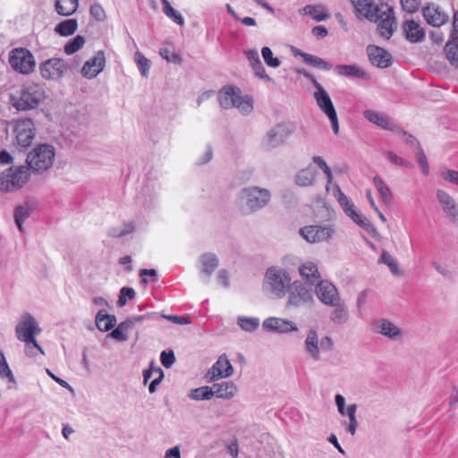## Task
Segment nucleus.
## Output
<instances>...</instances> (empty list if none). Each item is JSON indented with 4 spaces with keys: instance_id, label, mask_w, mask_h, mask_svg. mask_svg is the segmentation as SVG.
Returning <instances> with one entry per match:
<instances>
[{
    "instance_id": "53",
    "label": "nucleus",
    "mask_w": 458,
    "mask_h": 458,
    "mask_svg": "<svg viewBox=\"0 0 458 458\" xmlns=\"http://www.w3.org/2000/svg\"><path fill=\"white\" fill-rule=\"evenodd\" d=\"M159 55L168 63L179 64L182 61V56L178 53L171 52L168 48H161L159 51Z\"/></svg>"
},
{
    "instance_id": "23",
    "label": "nucleus",
    "mask_w": 458,
    "mask_h": 458,
    "mask_svg": "<svg viewBox=\"0 0 458 458\" xmlns=\"http://www.w3.org/2000/svg\"><path fill=\"white\" fill-rule=\"evenodd\" d=\"M405 39L410 43H420L425 38V30L414 20H405L402 24Z\"/></svg>"
},
{
    "instance_id": "42",
    "label": "nucleus",
    "mask_w": 458,
    "mask_h": 458,
    "mask_svg": "<svg viewBox=\"0 0 458 458\" xmlns=\"http://www.w3.org/2000/svg\"><path fill=\"white\" fill-rule=\"evenodd\" d=\"M188 397L194 401H208L213 397V394L209 386H204L191 389Z\"/></svg>"
},
{
    "instance_id": "43",
    "label": "nucleus",
    "mask_w": 458,
    "mask_h": 458,
    "mask_svg": "<svg viewBox=\"0 0 458 458\" xmlns=\"http://www.w3.org/2000/svg\"><path fill=\"white\" fill-rule=\"evenodd\" d=\"M259 318L240 316L237 318L238 326L246 332H254L259 327Z\"/></svg>"
},
{
    "instance_id": "17",
    "label": "nucleus",
    "mask_w": 458,
    "mask_h": 458,
    "mask_svg": "<svg viewBox=\"0 0 458 458\" xmlns=\"http://www.w3.org/2000/svg\"><path fill=\"white\" fill-rule=\"evenodd\" d=\"M377 21H378V33L382 38L389 39L393 36L395 25V17L393 8L388 5L382 6Z\"/></svg>"
},
{
    "instance_id": "27",
    "label": "nucleus",
    "mask_w": 458,
    "mask_h": 458,
    "mask_svg": "<svg viewBox=\"0 0 458 458\" xmlns=\"http://www.w3.org/2000/svg\"><path fill=\"white\" fill-rule=\"evenodd\" d=\"M437 199L445 212V214L452 220L458 216V205L454 199L443 190L437 191Z\"/></svg>"
},
{
    "instance_id": "28",
    "label": "nucleus",
    "mask_w": 458,
    "mask_h": 458,
    "mask_svg": "<svg viewBox=\"0 0 458 458\" xmlns=\"http://www.w3.org/2000/svg\"><path fill=\"white\" fill-rule=\"evenodd\" d=\"M328 306L333 308L329 314V319L332 323L335 325H344L348 322L350 318L349 310L342 299H339L335 301L334 304H330Z\"/></svg>"
},
{
    "instance_id": "2",
    "label": "nucleus",
    "mask_w": 458,
    "mask_h": 458,
    "mask_svg": "<svg viewBox=\"0 0 458 458\" xmlns=\"http://www.w3.org/2000/svg\"><path fill=\"white\" fill-rule=\"evenodd\" d=\"M291 283V276L285 269L270 267L267 269L264 276L263 290L272 296L281 299L287 293Z\"/></svg>"
},
{
    "instance_id": "14",
    "label": "nucleus",
    "mask_w": 458,
    "mask_h": 458,
    "mask_svg": "<svg viewBox=\"0 0 458 458\" xmlns=\"http://www.w3.org/2000/svg\"><path fill=\"white\" fill-rule=\"evenodd\" d=\"M15 332L18 340L29 343L36 340L35 337L41 332V328L38 327L34 318L30 314L26 313L16 326Z\"/></svg>"
},
{
    "instance_id": "48",
    "label": "nucleus",
    "mask_w": 458,
    "mask_h": 458,
    "mask_svg": "<svg viewBox=\"0 0 458 458\" xmlns=\"http://www.w3.org/2000/svg\"><path fill=\"white\" fill-rule=\"evenodd\" d=\"M30 208L26 206H18L15 208L14 212V219L15 223L21 232L23 231L22 225L24 221L30 216Z\"/></svg>"
},
{
    "instance_id": "63",
    "label": "nucleus",
    "mask_w": 458,
    "mask_h": 458,
    "mask_svg": "<svg viewBox=\"0 0 458 458\" xmlns=\"http://www.w3.org/2000/svg\"><path fill=\"white\" fill-rule=\"evenodd\" d=\"M217 281L222 286H224L225 288H228L230 286V277H229V273L227 272V270L221 269L218 272Z\"/></svg>"
},
{
    "instance_id": "49",
    "label": "nucleus",
    "mask_w": 458,
    "mask_h": 458,
    "mask_svg": "<svg viewBox=\"0 0 458 458\" xmlns=\"http://www.w3.org/2000/svg\"><path fill=\"white\" fill-rule=\"evenodd\" d=\"M0 377L6 378L9 382H14L13 374L6 361L4 353L0 350Z\"/></svg>"
},
{
    "instance_id": "6",
    "label": "nucleus",
    "mask_w": 458,
    "mask_h": 458,
    "mask_svg": "<svg viewBox=\"0 0 458 458\" xmlns=\"http://www.w3.org/2000/svg\"><path fill=\"white\" fill-rule=\"evenodd\" d=\"M30 172L23 165L11 166L0 174V191L10 192L21 189L30 180Z\"/></svg>"
},
{
    "instance_id": "30",
    "label": "nucleus",
    "mask_w": 458,
    "mask_h": 458,
    "mask_svg": "<svg viewBox=\"0 0 458 458\" xmlns=\"http://www.w3.org/2000/svg\"><path fill=\"white\" fill-rule=\"evenodd\" d=\"M213 397L229 400L233 398L237 393V386L232 381H225L221 383H214L210 386Z\"/></svg>"
},
{
    "instance_id": "8",
    "label": "nucleus",
    "mask_w": 458,
    "mask_h": 458,
    "mask_svg": "<svg viewBox=\"0 0 458 458\" xmlns=\"http://www.w3.org/2000/svg\"><path fill=\"white\" fill-rule=\"evenodd\" d=\"M333 348L334 342L330 336H323L319 339L316 329H309L304 341V351L313 360H320L321 353L331 352Z\"/></svg>"
},
{
    "instance_id": "18",
    "label": "nucleus",
    "mask_w": 458,
    "mask_h": 458,
    "mask_svg": "<svg viewBox=\"0 0 458 458\" xmlns=\"http://www.w3.org/2000/svg\"><path fill=\"white\" fill-rule=\"evenodd\" d=\"M421 13L426 22L432 27H441L449 19L448 14L437 4L429 3L421 9Z\"/></svg>"
},
{
    "instance_id": "55",
    "label": "nucleus",
    "mask_w": 458,
    "mask_h": 458,
    "mask_svg": "<svg viewBox=\"0 0 458 458\" xmlns=\"http://www.w3.org/2000/svg\"><path fill=\"white\" fill-rule=\"evenodd\" d=\"M38 352L44 354L42 347L38 344L37 340L33 342L25 343V353L29 357L37 356Z\"/></svg>"
},
{
    "instance_id": "1",
    "label": "nucleus",
    "mask_w": 458,
    "mask_h": 458,
    "mask_svg": "<svg viewBox=\"0 0 458 458\" xmlns=\"http://www.w3.org/2000/svg\"><path fill=\"white\" fill-rule=\"evenodd\" d=\"M46 98L43 86L34 81L22 85L20 96L12 98V104L18 111H29L36 108Z\"/></svg>"
},
{
    "instance_id": "52",
    "label": "nucleus",
    "mask_w": 458,
    "mask_h": 458,
    "mask_svg": "<svg viewBox=\"0 0 458 458\" xmlns=\"http://www.w3.org/2000/svg\"><path fill=\"white\" fill-rule=\"evenodd\" d=\"M163 12L168 18H170L176 24H178V25L184 24L183 17L178 11H176L175 9L173 8V6L170 4V3L163 7Z\"/></svg>"
},
{
    "instance_id": "21",
    "label": "nucleus",
    "mask_w": 458,
    "mask_h": 458,
    "mask_svg": "<svg viewBox=\"0 0 458 458\" xmlns=\"http://www.w3.org/2000/svg\"><path fill=\"white\" fill-rule=\"evenodd\" d=\"M364 117L372 123L379 126L382 129L400 132L403 135H406V131L400 128L399 125L390 121L389 117L380 112L375 110H366L363 113Z\"/></svg>"
},
{
    "instance_id": "29",
    "label": "nucleus",
    "mask_w": 458,
    "mask_h": 458,
    "mask_svg": "<svg viewBox=\"0 0 458 458\" xmlns=\"http://www.w3.org/2000/svg\"><path fill=\"white\" fill-rule=\"evenodd\" d=\"M106 64V53L103 50H98L92 57L88 59V79L96 78L104 71Z\"/></svg>"
},
{
    "instance_id": "57",
    "label": "nucleus",
    "mask_w": 458,
    "mask_h": 458,
    "mask_svg": "<svg viewBox=\"0 0 458 458\" xmlns=\"http://www.w3.org/2000/svg\"><path fill=\"white\" fill-rule=\"evenodd\" d=\"M402 8L410 13H413L419 10L420 0H400Z\"/></svg>"
},
{
    "instance_id": "25",
    "label": "nucleus",
    "mask_w": 458,
    "mask_h": 458,
    "mask_svg": "<svg viewBox=\"0 0 458 458\" xmlns=\"http://www.w3.org/2000/svg\"><path fill=\"white\" fill-rule=\"evenodd\" d=\"M357 15L363 16L369 21H377L381 8L375 5L371 0H351Z\"/></svg>"
},
{
    "instance_id": "51",
    "label": "nucleus",
    "mask_w": 458,
    "mask_h": 458,
    "mask_svg": "<svg viewBox=\"0 0 458 458\" xmlns=\"http://www.w3.org/2000/svg\"><path fill=\"white\" fill-rule=\"evenodd\" d=\"M261 55L267 66L272 68H277L280 66V60L277 57L273 56L272 50L268 47H262Z\"/></svg>"
},
{
    "instance_id": "54",
    "label": "nucleus",
    "mask_w": 458,
    "mask_h": 458,
    "mask_svg": "<svg viewBox=\"0 0 458 458\" xmlns=\"http://www.w3.org/2000/svg\"><path fill=\"white\" fill-rule=\"evenodd\" d=\"M135 297V291L131 287H123L120 290V295L118 299V305L120 307L124 306L127 303V300H132Z\"/></svg>"
},
{
    "instance_id": "3",
    "label": "nucleus",
    "mask_w": 458,
    "mask_h": 458,
    "mask_svg": "<svg viewBox=\"0 0 458 458\" xmlns=\"http://www.w3.org/2000/svg\"><path fill=\"white\" fill-rule=\"evenodd\" d=\"M218 101L223 108L235 107L244 114H250L253 109L252 98L242 96L241 89L232 85L225 86L219 90Z\"/></svg>"
},
{
    "instance_id": "19",
    "label": "nucleus",
    "mask_w": 458,
    "mask_h": 458,
    "mask_svg": "<svg viewBox=\"0 0 458 458\" xmlns=\"http://www.w3.org/2000/svg\"><path fill=\"white\" fill-rule=\"evenodd\" d=\"M315 293L318 299L327 306L341 299L335 285L327 280L318 281L315 286Z\"/></svg>"
},
{
    "instance_id": "44",
    "label": "nucleus",
    "mask_w": 458,
    "mask_h": 458,
    "mask_svg": "<svg viewBox=\"0 0 458 458\" xmlns=\"http://www.w3.org/2000/svg\"><path fill=\"white\" fill-rule=\"evenodd\" d=\"M378 263L385 264L388 267L390 271L396 276L401 275V270L398 267L397 262L393 256L386 250H383L378 259Z\"/></svg>"
},
{
    "instance_id": "46",
    "label": "nucleus",
    "mask_w": 458,
    "mask_h": 458,
    "mask_svg": "<svg viewBox=\"0 0 458 458\" xmlns=\"http://www.w3.org/2000/svg\"><path fill=\"white\" fill-rule=\"evenodd\" d=\"M134 61L141 76L147 78L150 69V61L140 51L134 54Z\"/></svg>"
},
{
    "instance_id": "7",
    "label": "nucleus",
    "mask_w": 458,
    "mask_h": 458,
    "mask_svg": "<svg viewBox=\"0 0 458 458\" xmlns=\"http://www.w3.org/2000/svg\"><path fill=\"white\" fill-rule=\"evenodd\" d=\"M8 63L12 69L22 75L31 74L36 69V59L26 47H15L9 52Z\"/></svg>"
},
{
    "instance_id": "59",
    "label": "nucleus",
    "mask_w": 458,
    "mask_h": 458,
    "mask_svg": "<svg viewBox=\"0 0 458 458\" xmlns=\"http://www.w3.org/2000/svg\"><path fill=\"white\" fill-rule=\"evenodd\" d=\"M386 157L389 160V162H391L394 165L406 166V167L411 166V164L410 162L404 160L403 158L397 156L395 153H394L392 151H387L386 153Z\"/></svg>"
},
{
    "instance_id": "26",
    "label": "nucleus",
    "mask_w": 458,
    "mask_h": 458,
    "mask_svg": "<svg viewBox=\"0 0 458 458\" xmlns=\"http://www.w3.org/2000/svg\"><path fill=\"white\" fill-rule=\"evenodd\" d=\"M373 330L391 340H398L402 336V330L386 318L377 319L373 324Z\"/></svg>"
},
{
    "instance_id": "33",
    "label": "nucleus",
    "mask_w": 458,
    "mask_h": 458,
    "mask_svg": "<svg viewBox=\"0 0 458 458\" xmlns=\"http://www.w3.org/2000/svg\"><path fill=\"white\" fill-rule=\"evenodd\" d=\"M316 176V169L312 165H308L296 174L294 182L298 186L310 187L314 184Z\"/></svg>"
},
{
    "instance_id": "9",
    "label": "nucleus",
    "mask_w": 458,
    "mask_h": 458,
    "mask_svg": "<svg viewBox=\"0 0 458 458\" xmlns=\"http://www.w3.org/2000/svg\"><path fill=\"white\" fill-rule=\"evenodd\" d=\"M287 293L288 299L286 306L288 308H301L303 306H310L314 302L311 288L307 286L301 281L296 280L291 283Z\"/></svg>"
},
{
    "instance_id": "24",
    "label": "nucleus",
    "mask_w": 458,
    "mask_h": 458,
    "mask_svg": "<svg viewBox=\"0 0 458 458\" xmlns=\"http://www.w3.org/2000/svg\"><path fill=\"white\" fill-rule=\"evenodd\" d=\"M367 54L370 63L379 68H386L391 65V55L384 48L369 45L367 47Z\"/></svg>"
},
{
    "instance_id": "16",
    "label": "nucleus",
    "mask_w": 458,
    "mask_h": 458,
    "mask_svg": "<svg viewBox=\"0 0 458 458\" xmlns=\"http://www.w3.org/2000/svg\"><path fill=\"white\" fill-rule=\"evenodd\" d=\"M292 134V130L284 124H277L270 129L262 140L266 149H273L283 145Z\"/></svg>"
},
{
    "instance_id": "32",
    "label": "nucleus",
    "mask_w": 458,
    "mask_h": 458,
    "mask_svg": "<svg viewBox=\"0 0 458 458\" xmlns=\"http://www.w3.org/2000/svg\"><path fill=\"white\" fill-rule=\"evenodd\" d=\"M200 270L204 275V280L208 281L218 266V259L214 253H205L199 258Z\"/></svg>"
},
{
    "instance_id": "35",
    "label": "nucleus",
    "mask_w": 458,
    "mask_h": 458,
    "mask_svg": "<svg viewBox=\"0 0 458 458\" xmlns=\"http://www.w3.org/2000/svg\"><path fill=\"white\" fill-rule=\"evenodd\" d=\"M294 55L301 56L307 64L312 65L320 70L329 71L332 68V65L329 63L318 56L301 52V50L294 51Z\"/></svg>"
},
{
    "instance_id": "47",
    "label": "nucleus",
    "mask_w": 458,
    "mask_h": 458,
    "mask_svg": "<svg viewBox=\"0 0 458 458\" xmlns=\"http://www.w3.org/2000/svg\"><path fill=\"white\" fill-rule=\"evenodd\" d=\"M357 404L352 403L347 406L346 415L349 418V426L347 428L348 432L351 435H354L358 427V421L356 419Z\"/></svg>"
},
{
    "instance_id": "13",
    "label": "nucleus",
    "mask_w": 458,
    "mask_h": 458,
    "mask_svg": "<svg viewBox=\"0 0 458 458\" xmlns=\"http://www.w3.org/2000/svg\"><path fill=\"white\" fill-rule=\"evenodd\" d=\"M67 70L68 64L62 58H50L39 64V73L47 81L61 79Z\"/></svg>"
},
{
    "instance_id": "11",
    "label": "nucleus",
    "mask_w": 458,
    "mask_h": 458,
    "mask_svg": "<svg viewBox=\"0 0 458 458\" xmlns=\"http://www.w3.org/2000/svg\"><path fill=\"white\" fill-rule=\"evenodd\" d=\"M337 191V201L344 209L346 216L351 217L357 225L370 232L373 225L361 213L358 212L350 199L341 191L338 185H335Z\"/></svg>"
},
{
    "instance_id": "56",
    "label": "nucleus",
    "mask_w": 458,
    "mask_h": 458,
    "mask_svg": "<svg viewBox=\"0 0 458 458\" xmlns=\"http://www.w3.org/2000/svg\"><path fill=\"white\" fill-rule=\"evenodd\" d=\"M440 175L445 181L458 185V171L451 169H442L440 172Z\"/></svg>"
},
{
    "instance_id": "15",
    "label": "nucleus",
    "mask_w": 458,
    "mask_h": 458,
    "mask_svg": "<svg viewBox=\"0 0 458 458\" xmlns=\"http://www.w3.org/2000/svg\"><path fill=\"white\" fill-rule=\"evenodd\" d=\"M314 98L321 111L328 117L331 123L332 130L335 135L339 132V123L336 111L326 89L314 92Z\"/></svg>"
},
{
    "instance_id": "61",
    "label": "nucleus",
    "mask_w": 458,
    "mask_h": 458,
    "mask_svg": "<svg viewBox=\"0 0 458 458\" xmlns=\"http://www.w3.org/2000/svg\"><path fill=\"white\" fill-rule=\"evenodd\" d=\"M133 225L131 223H126L123 225L122 229H112L110 233L113 237H123L126 234L131 233V232H133Z\"/></svg>"
},
{
    "instance_id": "20",
    "label": "nucleus",
    "mask_w": 458,
    "mask_h": 458,
    "mask_svg": "<svg viewBox=\"0 0 458 458\" xmlns=\"http://www.w3.org/2000/svg\"><path fill=\"white\" fill-rule=\"evenodd\" d=\"M233 373V369L231 362L225 354H222L208 371L206 377L208 382H213L219 378L229 377Z\"/></svg>"
},
{
    "instance_id": "39",
    "label": "nucleus",
    "mask_w": 458,
    "mask_h": 458,
    "mask_svg": "<svg viewBox=\"0 0 458 458\" xmlns=\"http://www.w3.org/2000/svg\"><path fill=\"white\" fill-rule=\"evenodd\" d=\"M77 27L76 20L67 19L58 23L55 28V31L60 36L68 37L76 31Z\"/></svg>"
},
{
    "instance_id": "31",
    "label": "nucleus",
    "mask_w": 458,
    "mask_h": 458,
    "mask_svg": "<svg viewBox=\"0 0 458 458\" xmlns=\"http://www.w3.org/2000/svg\"><path fill=\"white\" fill-rule=\"evenodd\" d=\"M299 273L302 279L310 284H315L321 279L317 264L312 261H306L299 267Z\"/></svg>"
},
{
    "instance_id": "36",
    "label": "nucleus",
    "mask_w": 458,
    "mask_h": 458,
    "mask_svg": "<svg viewBox=\"0 0 458 458\" xmlns=\"http://www.w3.org/2000/svg\"><path fill=\"white\" fill-rule=\"evenodd\" d=\"M132 328L131 322L126 319L118 324L116 327L107 335V337H111L117 342H125L129 339L128 333L131 331Z\"/></svg>"
},
{
    "instance_id": "38",
    "label": "nucleus",
    "mask_w": 458,
    "mask_h": 458,
    "mask_svg": "<svg viewBox=\"0 0 458 458\" xmlns=\"http://www.w3.org/2000/svg\"><path fill=\"white\" fill-rule=\"evenodd\" d=\"M79 6V0H55V8L56 13L62 16H70L76 12Z\"/></svg>"
},
{
    "instance_id": "34",
    "label": "nucleus",
    "mask_w": 458,
    "mask_h": 458,
    "mask_svg": "<svg viewBox=\"0 0 458 458\" xmlns=\"http://www.w3.org/2000/svg\"><path fill=\"white\" fill-rule=\"evenodd\" d=\"M96 327L102 332L111 330L116 324L114 315L106 314L104 310H99L95 318Z\"/></svg>"
},
{
    "instance_id": "10",
    "label": "nucleus",
    "mask_w": 458,
    "mask_h": 458,
    "mask_svg": "<svg viewBox=\"0 0 458 458\" xmlns=\"http://www.w3.org/2000/svg\"><path fill=\"white\" fill-rule=\"evenodd\" d=\"M13 132L17 144L28 148L36 136V125L31 118H21L13 121Z\"/></svg>"
},
{
    "instance_id": "22",
    "label": "nucleus",
    "mask_w": 458,
    "mask_h": 458,
    "mask_svg": "<svg viewBox=\"0 0 458 458\" xmlns=\"http://www.w3.org/2000/svg\"><path fill=\"white\" fill-rule=\"evenodd\" d=\"M263 327L265 330L286 334L298 331L296 324L291 320L270 317L264 320Z\"/></svg>"
},
{
    "instance_id": "58",
    "label": "nucleus",
    "mask_w": 458,
    "mask_h": 458,
    "mask_svg": "<svg viewBox=\"0 0 458 458\" xmlns=\"http://www.w3.org/2000/svg\"><path fill=\"white\" fill-rule=\"evenodd\" d=\"M160 361L165 368H171L175 362V356L173 351H163L160 355Z\"/></svg>"
},
{
    "instance_id": "50",
    "label": "nucleus",
    "mask_w": 458,
    "mask_h": 458,
    "mask_svg": "<svg viewBox=\"0 0 458 458\" xmlns=\"http://www.w3.org/2000/svg\"><path fill=\"white\" fill-rule=\"evenodd\" d=\"M84 43V37L78 35L64 46V53L66 55H72L76 53L79 49H81L83 47Z\"/></svg>"
},
{
    "instance_id": "12",
    "label": "nucleus",
    "mask_w": 458,
    "mask_h": 458,
    "mask_svg": "<svg viewBox=\"0 0 458 458\" xmlns=\"http://www.w3.org/2000/svg\"><path fill=\"white\" fill-rule=\"evenodd\" d=\"M335 229L331 225H312L300 229V234L308 242L317 243L332 238Z\"/></svg>"
},
{
    "instance_id": "60",
    "label": "nucleus",
    "mask_w": 458,
    "mask_h": 458,
    "mask_svg": "<svg viewBox=\"0 0 458 458\" xmlns=\"http://www.w3.org/2000/svg\"><path fill=\"white\" fill-rule=\"evenodd\" d=\"M89 12L90 15L98 21H103L106 19V13L103 7L98 4H92Z\"/></svg>"
},
{
    "instance_id": "5",
    "label": "nucleus",
    "mask_w": 458,
    "mask_h": 458,
    "mask_svg": "<svg viewBox=\"0 0 458 458\" xmlns=\"http://www.w3.org/2000/svg\"><path fill=\"white\" fill-rule=\"evenodd\" d=\"M55 150L52 145L39 144L30 151L26 157L27 168L34 173L48 170L55 159Z\"/></svg>"
},
{
    "instance_id": "64",
    "label": "nucleus",
    "mask_w": 458,
    "mask_h": 458,
    "mask_svg": "<svg viewBox=\"0 0 458 458\" xmlns=\"http://www.w3.org/2000/svg\"><path fill=\"white\" fill-rule=\"evenodd\" d=\"M458 39V12L454 13L453 26L450 33V40L456 41Z\"/></svg>"
},
{
    "instance_id": "62",
    "label": "nucleus",
    "mask_w": 458,
    "mask_h": 458,
    "mask_svg": "<svg viewBox=\"0 0 458 458\" xmlns=\"http://www.w3.org/2000/svg\"><path fill=\"white\" fill-rule=\"evenodd\" d=\"M416 155H417L418 163L421 166L422 173L424 174H428V160H427V157H426L423 149L421 148V147H418Z\"/></svg>"
},
{
    "instance_id": "41",
    "label": "nucleus",
    "mask_w": 458,
    "mask_h": 458,
    "mask_svg": "<svg viewBox=\"0 0 458 458\" xmlns=\"http://www.w3.org/2000/svg\"><path fill=\"white\" fill-rule=\"evenodd\" d=\"M305 13H308L311 18L317 21H326L329 14L327 9L322 5H306L303 8Z\"/></svg>"
},
{
    "instance_id": "4",
    "label": "nucleus",
    "mask_w": 458,
    "mask_h": 458,
    "mask_svg": "<svg viewBox=\"0 0 458 458\" xmlns=\"http://www.w3.org/2000/svg\"><path fill=\"white\" fill-rule=\"evenodd\" d=\"M270 192L267 189L248 187L242 190L239 196V205L244 214H250L267 205Z\"/></svg>"
},
{
    "instance_id": "45",
    "label": "nucleus",
    "mask_w": 458,
    "mask_h": 458,
    "mask_svg": "<svg viewBox=\"0 0 458 458\" xmlns=\"http://www.w3.org/2000/svg\"><path fill=\"white\" fill-rule=\"evenodd\" d=\"M445 53L450 64L458 68V44L448 40L445 46Z\"/></svg>"
},
{
    "instance_id": "40",
    "label": "nucleus",
    "mask_w": 458,
    "mask_h": 458,
    "mask_svg": "<svg viewBox=\"0 0 458 458\" xmlns=\"http://www.w3.org/2000/svg\"><path fill=\"white\" fill-rule=\"evenodd\" d=\"M373 183L377 188L383 202L389 205L392 202V192L390 188L384 182L381 177L375 176L373 178Z\"/></svg>"
},
{
    "instance_id": "37",
    "label": "nucleus",
    "mask_w": 458,
    "mask_h": 458,
    "mask_svg": "<svg viewBox=\"0 0 458 458\" xmlns=\"http://www.w3.org/2000/svg\"><path fill=\"white\" fill-rule=\"evenodd\" d=\"M335 71L341 76L367 78V73L355 64H338L335 67Z\"/></svg>"
}]
</instances>
